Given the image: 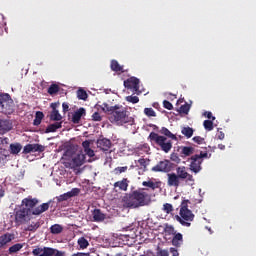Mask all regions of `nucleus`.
Instances as JSON below:
<instances>
[{
  "label": "nucleus",
  "instance_id": "603ef678",
  "mask_svg": "<svg viewBox=\"0 0 256 256\" xmlns=\"http://www.w3.org/2000/svg\"><path fill=\"white\" fill-rule=\"evenodd\" d=\"M165 232L168 233L169 235H174L177 233V231H175V228L173 226H166Z\"/></svg>",
  "mask_w": 256,
  "mask_h": 256
},
{
  "label": "nucleus",
  "instance_id": "4468645a",
  "mask_svg": "<svg viewBox=\"0 0 256 256\" xmlns=\"http://www.w3.org/2000/svg\"><path fill=\"white\" fill-rule=\"evenodd\" d=\"M139 78L132 76L124 81V87L126 89H132L135 93L139 91Z\"/></svg>",
  "mask_w": 256,
  "mask_h": 256
},
{
  "label": "nucleus",
  "instance_id": "f704fd0d",
  "mask_svg": "<svg viewBox=\"0 0 256 256\" xmlns=\"http://www.w3.org/2000/svg\"><path fill=\"white\" fill-rule=\"evenodd\" d=\"M21 249H23V244L17 243V244L12 245L8 251H9L10 255H13V253H17V252L21 251Z\"/></svg>",
  "mask_w": 256,
  "mask_h": 256
},
{
  "label": "nucleus",
  "instance_id": "4d7b16f0",
  "mask_svg": "<svg viewBox=\"0 0 256 256\" xmlns=\"http://www.w3.org/2000/svg\"><path fill=\"white\" fill-rule=\"evenodd\" d=\"M101 114H99V112H95L93 115H92V121H101Z\"/></svg>",
  "mask_w": 256,
  "mask_h": 256
},
{
  "label": "nucleus",
  "instance_id": "de8ad7c7",
  "mask_svg": "<svg viewBox=\"0 0 256 256\" xmlns=\"http://www.w3.org/2000/svg\"><path fill=\"white\" fill-rule=\"evenodd\" d=\"M56 199H57L58 203H61L63 201H67L70 198H69V194L66 192V193L56 197Z\"/></svg>",
  "mask_w": 256,
  "mask_h": 256
},
{
  "label": "nucleus",
  "instance_id": "b1692460",
  "mask_svg": "<svg viewBox=\"0 0 256 256\" xmlns=\"http://www.w3.org/2000/svg\"><path fill=\"white\" fill-rule=\"evenodd\" d=\"M172 245L174 247H181L183 245V234L176 232L172 238Z\"/></svg>",
  "mask_w": 256,
  "mask_h": 256
},
{
  "label": "nucleus",
  "instance_id": "9b49d317",
  "mask_svg": "<svg viewBox=\"0 0 256 256\" xmlns=\"http://www.w3.org/2000/svg\"><path fill=\"white\" fill-rule=\"evenodd\" d=\"M71 162H64L65 165H69L71 169H75L77 167H81L85 163V154L82 152H76L75 156L70 160Z\"/></svg>",
  "mask_w": 256,
  "mask_h": 256
},
{
  "label": "nucleus",
  "instance_id": "a18cd8bd",
  "mask_svg": "<svg viewBox=\"0 0 256 256\" xmlns=\"http://www.w3.org/2000/svg\"><path fill=\"white\" fill-rule=\"evenodd\" d=\"M190 109H191V106L189 104H184L180 107V113H184V115H188Z\"/></svg>",
  "mask_w": 256,
  "mask_h": 256
},
{
  "label": "nucleus",
  "instance_id": "49530a36",
  "mask_svg": "<svg viewBox=\"0 0 256 256\" xmlns=\"http://www.w3.org/2000/svg\"><path fill=\"white\" fill-rule=\"evenodd\" d=\"M163 211L167 214L171 213L173 211V205H171L170 203H165L163 205Z\"/></svg>",
  "mask_w": 256,
  "mask_h": 256
},
{
  "label": "nucleus",
  "instance_id": "7c9ffc66",
  "mask_svg": "<svg viewBox=\"0 0 256 256\" xmlns=\"http://www.w3.org/2000/svg\"><path fill=\"white\" fill-rule=\"evenodd\" d=\"M160 133L162 135H165V137L172 139L173 141H177V136H175V134L171 133V131H169V129H167L165 127L161 128Z\"/></svg>",
  "mask_w": 256,
  "mask_h": 256
},
{
  "label": "nucleus",
  "instance_id": "393cba45",
  "mask_svg": "<svg viewBox=\"0 0 256 256\" xmlns=\"http://www.w3.org/2000/svg\"><path fill=\"white\" fill-rule=\"evenodd\" d=\"M21 149H23V146L19 142L10 144L11 155H19V153H21Z\"/></svg>",
  "mask_w": 256,
  "mask_h": 256
},
{
  "label": "nucleus",
  "instance_id": "6e6d98bb",
  "mask_svg": "<svg viewBox=\"0 0 256 256\" xmlns=\"http://www.w3.org/2000/svg\"><path fill=\"white\" fill-rule=\"evenodd\" d=\"M82 147L84 151H87V149H91V142H89V140H85L84 142H82Z\"/></svg>",
  "mask_w": 256,
  "mask_h": 256
},
{
  "label": "nucleus",
  "instance_id": "39448f33",
  "mask_svg": "<svg viewBox=\"0 0 256 256\" xmlns=\"http://www.w3.org/2000/svg\"><path fill=\"white\" fill-rule=\"evenodd\" d=\"M32 215L31 210L25 209V206H20L19 209H16L14 212V223L16 227L29 223Z\"/></svg>",
  "mask_w": 256,
  "mask_h": 256
},
{
  "label": "nucleus",
  "instance_id": "4c0bfd02",
  "mask_svg": "<svg viewBox=\"0 0 256 256\" xmlns=\"http://www.w3.org/2000/svg\"><path fill=\"white\" fill-rule=\"evenodd\" d=\"M77 97H78V99H80L81 101H87V97H88L87 91H85V90H83V89L80 88V89L77 91Z\"/></svg>",
  "mask_w": 256,
  "mask_h": 256
},
{
  "label": "nucleus",
  "instance_id": "473e14b6",
  "mask_svg": "<svg viewBox=\"0 0 256 256\" xmlns=\"http://www.w3.org/2000/svg\"><path fill=\"white\" fill-rule=\"evenodd\" d=\"M63 116L59 113V110H52L50 113V121H61Z\"/></svg>",
  "mask_w": 256,
  "mask_h": 256
},
{
  "label": "nucleus",
  "instance_id": "f8f14e48",
  "mask_svg": "<svg viewBox=\"0 0 256 256\" xmlns=\"http://www.w3.org/2000/svg\"><path fill=\"white\" fill-rule=\"evenodd\" d=\"M43 151H45V146L41 144H27L24 146L22 153L29 155V153H43Z\"/></svg>",
  "mask_w": 256,
  "mask_h": 256
},
{
  "label": "nucleus",
  "instance_id": "0e129e2a",
  "mask_svg": "<svg viewBox=\"0 0 256 256\" xmlns=\"http://www.w3.org/2000/svg\"><path fill=\"white\" fill-rule=\"evenodd\" d=\"M62 109H63V112L64 113H67V111H69V104H67V103H63L62 104Z\"/></svg>",
  "mask_w": 256,
  "mask_h": 256
},
{
  "label": "nucleus",
  "instance_id": "4be33fe9",
  "mask_svg": "<svg viewBox=\"0 0 256 256\" xmlns=\"http://www.w3.org/2000/svg\"><path fill=\"white\" fill-rule=\"evenodd\" d=\"M193 153H195V147H193V146L180 147V155L183 159H185V157H191V155H193Z\"/></svg>",
  "mask_w": 256,
  "mask_h": 256
},
{
  "label": "nucleus",
  "instance_id": "7ed1b4c3",
  "mask_svg": "<svg viewBox=\"0 0 256 256\" xmlns=\"http://www.w3.org/2000/svg\"><path fill=\"white\" fill-rule=\"evenodd\" d=\"M189 200H183L180 205V216H176L177 221L183 227H191V222L195 219V214L189 209Z\"/></svg>",
  "mask_w": 256,
  "mask_h": 256
},
{
  "label": "nucleus",
  "instance_id": "c9c22d12",
  "mask_svg": "<svg viewBox=\"0 0 256 256\" xmlns=\"http://www.w3.org/2000/svg\"><path fill=\"white\" fill-rule=\"evenodd\" d=\"M59 91H60V88H59V85L57 84H51L48 88L49 95H57Z\"/></svg>",
  "mask_w": 256,
  "mask_h": 256
},
{
  "label": "nucleus",
  "instance_id": "cd10ccee",
  "mask_svg": "<svg viewBox=\"0 0 256 256\" xmlns=\"http://www.w3.org/2000/svg\"><path fill=\"white\" fill-rule=\"evenodd\" d=\"M44 117H45V114H43V112L37 111L35 114V119L33 121V125L35 127H39V125H41V121H43Z\"/></svg>",
  "mask_w": 256,
  "mask_h": 256
},
{
  "label": "nucleus",
  "instance_id": "a878e982",
  "mask_svg": "<svg viewBox=\"0 0 256 256\" xmlns=\"http://www.w3.org/2000/svg\"><path fill=\"white\" fill-rule=\"evenodd\" d=\"M63 127V122H55L53 124L48 125L45 133H55L57 129H61Z\"/></svg>",
  "mask_w": 256,
  "mask_h": 256
},
{
  "label": "nucleus",
  "instance_id": "13d9d810",
  "mask_svg": "<svg viewBox=\"0 0 256 256\" xmlns=\"http://www.w3.org/2000/svg\"><path fill=\"white\" fill-rule=\"evenodd\" d=\"M84 152L86 153V155H88V157H95V151H93V149L91 148L84 150Z\"/></svg>",
  "mask_w": 256,
  "mask_h": 256
},
{
  "label": "nucleus",
  "instance_id": "6ab92c4d",
  "mask_svg": "<svg viewBox=\"0 0 256 256\" xmlns=\"http://www.w3.org/2000/svg\"><path fill=\"white\" fill-rule=\"evenodd\" d=\"M181 179L177 177V174L175 173H170L168 174V181L167 185L169 187H179L181 185Z\"/></svg>",
  "mask_w": 256,
  "mask_h": 256
},
{
  "label": "nucleus",
  "instance_id": "bf43d9fd",
  "mask_svg": "<svg viewBox=\"0 0 256 256\" xmlns=\"http://www.w3.org/2000/svg\"><path fill=\"white\" fill-rule=\"evenodd\" d=\"M0 142H1L2 145H9V138L0 137Z\"/></svg>",
  "mask_w": 256,
  "mask_h": 256
},
{
  "label": "nucleus",
  "instance_id": "774afa93",
  "mask_svg": "<svg viewBox=\"0 0 256 256\" xmlns=\"http://www.w3.org/2000/svg\"><path fill=\"white\" fill-rule=\"evenodd\" d=\"M218 149H220L221 151H224V149H225V145H223V144H219V145H218Z\"/></svg>",
  "mask_w": 256,
  "mask_h": 256
},
{
  "label": "nucleus",
  "instance_id": "052dcab7",
  "mask_svg": "<svg viewBox=\"0 0 256 256\" xmlns=\"http://www.w3.org/2000/svg\"><path fill=\"white\" fill-rule=\"evenodd\" d=\"M204 115L205 117H207V119H212V121H215V117L213 116V113L205 112Z\"/></svg>",
  "mask_w": 256,
  "mask_h": 256
},
{
  "label": "nucleus",
  "instance_id": "ddd939ff",
  "mask_svg": "<svg viewBox=\"0 0 256 256\" xmlns=\"http://www.w3.org/2000/svg\"><path fill=\"white\" fill-rule=\"evenodd\" d=\"M176 175L179 179H182V181H187V182H191L193 183V181H195V179H193V175L189 174L187 171V168H185V166L182 167H178L176 168Z\"/></svg>",
  "mask_w": 256,
  "mask_h": 256
},
{
  "label": "nucleus",
  "instance_id": "2eb2a0df",
  "mask_svg": "<svg viewBox=\"0 0 256 256\" xmlns=\"http://www.w3.org/2000/svg\"><path fill=\"white\" fill-rule=\"evenodd\" d=\"M96 145L100 151H103V153H111L109 149H111V140L107 138H99L96 142Z\"/></svg>",
  "mask_w": 256,
  "mask_h": 256
},
{
  "label": "nucleus",
  "instance_id": "20e7f679",
  "mask_svg": "<svg viewBox=\"0 0 256 256\" xmlns=\"http://www.w3.org/2000/svg\"><path fill=\"white\" fill-rule=\"evenodd\" d=\"M148 139H150L152 143L158 145L164 153H169V151L173 149V142H171V140H167V137L165 136H160L155 132H151Z\"/></svg>",
  "mask_w": 256,
  "mask_h": 256
},
{
  "label": "nucleus",
  "instance_id": "5701e85b",
  "mask_svg": "<svg viewBox=\"0 0 256 256\" xmlns=\"http://www.w3.org/2000/svg\"><path fill=\"white\" fill-rule=\"evenodd\" d=\"M93 221L96 223H101V221H105V214L101 211V209H94L92 212Z\"/></svg>",
  "mask_w": 256,
  "mask_h": 256
},
{
  "label": "nucleus",
  "instance_id": "c756f323",
  "mask_svg": "<svg viewBox=\"0 0 256 256\" xmlns=\"http://www.w3.org/2000/svg\"><path fill=\"white\" fill-rule=\"evenodd\" d=\"M50 233L52 235H60V233H63V226L60 224H54L50 227Z\"/></svg>",
  "mask_w": 256,
  "mask_h": 256
},
{
  "label": "nucleus",
  "instance_id": "69168bd1",
  "mask_svg": "<svg viewBox=\"0 0 256 256\" xmlns=\"http://www.w3.org/2000/svg\"><path fill=\"white\" fill-rule=\"evenodd\" d=\"M218 139H220V141H223V139H225V133H223V131L218 132Z\"/></svg>",
  "mask_w": 256,
  "mask_h": 256
},
{
  "label": "nucleus",
  "instance_id": "a211bd4d",
  "mask_svg": "<svg viewBox=\"0 0 256 256\" xmlns=\"http://www.w3.org/2000/svg\"><path fill=\"white\" fill-rule=\"evenodd\" d=\"M85 115H87L85 108H79L72 116V123L75 125L79 124L81 122V117H85Z\"/></svg>",
  "mask_w": 256,
  "mask_h": 256
},
{
  "label": "nucleus",
  "instance_id": "58836bf2",
  "mask_svg": "<svg viewBox=\"0 0 256 256\" xmlns=\"http://www.w3.org/2000/svg\"><path fill=\"white\" fill-rule=\"evenodd\" d=\"M156 256H169V250L163 249L160 246H157Z\"/></svg>",
  "mask_w": 256,
  "mask_h": 256
},
{
  "label": "nucleus",
  "instance_id": "09e8293b",
  "mask_svg": "<svg viewBox=\"0 0 256 256\" xmlns=\"http://www.w3.org/2000/svg\"><path fill=\"white\" fill-rule=\"evenodd\" d=\"M142 185L143 187H149L150 189H157V186H155V182L153 181H144Z\"/></svg>",
  "mask_w": 256,
  "mask_h": 256
},
{
  "label": "nucleus",
  "instance_id": "e433bc0d",
  "mask_svg": "<svg viewBox=\"0 0 256 256\" xmlns=\"http://www.w3.org/2000/svg\"><path fill=\"white\" fill-rule=\"evenodd\" d=\"M78 245L80 249H87L89 247V241L85 237H80L78 239Z\"/></svg>",
  "mask_w": 256,
  "mask_h": 256
},
{
  "label": "nucleus",
  "instance_id": "a19ab883",
  "mask_svg": "<svg viewBox=\"0 0 256 256\" xmlns=\"http://www.w3.org/2000/svg\"><path fill=\"white\" fill-rule=\"evenodd\" d=\"M204 125V129H206V131H213V120H205L203 122Z\"/></svg>",
  "mask_w": 256,
  "mask_h": 256
},
{
  "label": "nucleus",
  "instance_id": "3c124183",
  "mask_svg": "<svg viewBox=\"0 0 256 256\" xmlns=\"http://www.w3.org/2000/svg\"><path fill=\"white\" fill-rule=\"evenodd\" d=\"M170 159L171 161H174V163H181V158H179L177 153H172Z\"/></svg>",
  "mask_w": 256,
  "mask_h": 256
},
{
  "label": "nucleus",
  "instance_id": "aec40b11",
  "mask_svg": "<svg viewBox=\"0 0 256 256\" xmlns=\"http://www.w3.org/2000/svg\"><path fill=\"white\" fill-rule=\"evenodd\" d=\"M77 154L75 146H68L63 154L62 159L65 161H71L72 158Z\"/></svg>",
  "mask_w": 256,
  "mask_h": 256
},
{
  "label": "nucleus",
  "instance_id": "864d4df0",
  "mask_svg": "<svg viewBox=\"0 0 256 256\" xmlns=\"http://www.w3.org/2000/svg\"><path fill=\"white\" fill-rule=\"evenodd\" d=\"M194 143H198V145H203L205 142V138H202L201 136H195L193 138Z\"/></svg>",
  "mask_w": 256,
  "mask_h": 256
},
{
  "label": "nucleus",
  "instance_id": "37998d69",
  "mask_svg": "<svg viewBox=\"0 0 256 256\" xmlns=\"http://www.w3.org/2000/svg\"><path fill=\"white\" fill-rule=\"evenodd\" d=\"M125 100L128 102V103H132L133 105L139 103V98L137 96H126Z\"/></svg>",
  "mask_w": 256,
  "mask_h": 256
},
{
  "label": "nucleus",
  "instance_id": "f257e3e1",
  "mask_svg": "<svg viewBox=\"0 0 256 256\" xmlns=\"http://www.w3.org/2000/svg\"><path fill=\"white\" fill-rule=\"evenodd\" d=\"M124 205L130 209H139L145 207L151 202V196L145 191V188L134 190L131 193L125 194L122 198Z\"/></svg>",
  "mask_w": 256,
  "mask_h": 256
},
{
  "label": "nucleus",
  "instance_id": "5fc2aeb1",
  "mask_svg": "<svg viewBox=\"0 0 256 256\" xmlns=\"http://www.w3.org/2000/svg\"><path fill=\"white\" fill-rule=\"evenodd\" d=\"M138 163L142 169H147V160L145 158H140Z\"/></svg>",
  "mask_w": 256,
  "mask_h": 256
},
{
  "label": "nucleus",
  "instance_id": "f03ea898",
  "mask_svg": "<svg viewBox=\"0 0 256 256\" xmlns=\"http://www.w3.org/2000/svg\"><path fill=\"white\" fill-rule=\"evenodd\" d=\"M37 205H39V199L28 197L22 200L21 207H24V209H29L32 215H42V213H45V211H49L51 202L42 203L40 206Z\"/></svg>",
  "mask_w": 256,
  "mask_h": 256
},
{
  "label": "nucleus",
  "instance_id": "423d86ee",
  "mask_svg": "<svg viewBox=\"0 0 256 256\" xmlns=\"http://www.w3.org/2000/svg\"><path fill=\"white\" fill-rule=\"evenodd\" d=\"M15 111V103L9 94L0 93V113L11 115Z\"/></svg>",
  "mask_w": 256,
  "mask_h": 256
},
{
  "label": "nucleus",
  "instance_id": "9d476101",
  "mask_svg": "<svg viewBox=\"0 0 256 256\" xmlns=\"http://www.w3.org/2000/svg\"><path fill=\"white\" fill-rule=\"evenodd\" d=\"M172 168L173 166L171 164V161L163 160L158 162L156 166H153L152 171H154V173H169Z\"/></svg>",
  "mask_w": 256,
  "mask_h": 256
},
{
  "label": "nucleus",
  "instance_id": "e2e57ef3",
  "mask_svg": "<svg viewBox=\"0 0 256 256\" xmlns=\"http://www.w3.org/2000/svg\"><path fill=\"white\" fill-rule=\"evenodd\" d=\"M170 253L172 256H179V251H177L175 248H170Z\"/></svg>",
  "mask_w": 256,
  "mask_h": 256
},
{
  "label": "nucleus",
  "instance_id": "8fccbe9b",
  "mask_svg": "<svg viewBox=\"0 0 256 256\" xmlns=\"http://www.w3.org/2000/svg\"><path fill=\"white\" fill-rule=\"evenodd\" d=\"M163 107L164 109H168V111L173 110V104L169 102L168 100L163 101Z\"/></svg>",
  "mask_w": 256,
  "mask_h": 256
},
{
  "label": "nucleus",
  "instance_id": "79ce46f5",
  "mask_svg": "<svg viewBox=\"0 0 256 256\" xmlns=\"http://www.w3.org/2000/svg\"><path fill=\"white\" fill-rule=\"evenodd\" d=\"M67 193H68V197L71 199V197H77L81 193V189L72 188L71 191H69Z\"/></svg>",
  "mask_w": 256,
  "mask_h": 256
},
{
  "label": "nucleus",
  "instance_id": "680f3d73",
  "mask_svg": "<svg viewBox=\"0 0 256 256\" xmlns=\"http://www.w3.org/2000/svg\"><path fill=\"white\" fill-rule=\"evenodd\" d=\"M71 256H91V253L77 252L72 254Z\"/></svg>",
  "mask_w": 256,
  "mask_h": 256
},
{
  "label": "nucleus",
  "instance_id": "1a4fd4ad",
  "mask_svg": "<svg viewBox=\"0 0 256 256\" xmlns=\"http://www.w3.org/2000/svg\"><path fill=\"white\" fill-rule=\"evenodd\" d=\"M111 120L115 123H127V110L120 106L119 109H114L111 114Z\"/></svg>",
  "mask_w": 256,
  "mask_h": 256
},
{
  "label": "nucleus",
  "instance_id": "c03bdc74",
  "mask_svg": "<svg viewBox=\"0 0 256 256\" xmlns=\"http://www.w3.org/2000/svg\"><path fill=\"white\" fill-rule=\"evenodd\" d=\"M144 114L147 117H157V113H155V110H153V108H145L144 109Z\"/></svg>",
  "mask_w": 256,
  "mask_h": 256
},
{
  "label": "nucleus",
  "instance_id": "2f4dec72",
  "mask_svg": "<svg viewBox=\"0 0 256 256\" xmlns=\"http://www.w3.org/2000/svg\"><path fill=\"white\" fill-rule=\"evenodd\" d=\"M39 227H41V222H32L30 225H28L25 228V231H30L31 233H35V231H37Z\"/></svg>",
  "mask_w": 256,
  "mask_h": 256
},
{
  "label": "nucleus",
  "instance_id": "6e6552de",
  "mask_svg": "<svg viewBox=\"0 0 256 256\" xmlns=\"http://www.w3.org/2000/svg\"><path fill=\"white\" fill-rule=\"evenodd\" d=\"M208 155L207 152H200L199 154L191 156L190 169L193 173H199V171H201V163H203V159H207Z\"/></svg>",
  "mask_w": 256,
  "mask_h": 256
},
{
  "label": "nucleus",
  "instance_id": "412c9836",
  "mask_svg": "<svg viewBox=\"0 0 256 256\" xmlns=\"http://www.w3.org/2000/svg\"><path fill=\"white\" fill-rule=\"evenodd\" d=\"M114 189H119V191H127V189H129V179L123 178L122 180L115 182Z\"/></svg>",
  "mask_w": 256,
  "mask_h": 256
},
{
  "label": "nucleus",
  "instance_id": "dca6fc26",
  "mask_svg": "<svg viewBox=\"0 0 256 256\" xmlns=\"http://www.w3.org/2000/svg\"><path fill=\"white\" fill-rule=\"evenodd\" d=\"M15 239V235L11 233H5L0 236V251L1 249H7V244L11 243Z\"/></svg>",
  "mask_w": 256,
  "mask_h": 256
},
{
  "label": "nucleus",
  "instance_id": "f3484780",
  "mask_svg": "<svg viewBox=\"0 0 256 256\" xmlns=\"http://www.w3.org/2000/svg\"><path fill=\"white\" fill-rule=\"evenodd\" d=\"M13 129V123L10 120H0V135H5Z\"/></svg>",
  "mask_w": 256,
  "mask_h": 256
},
{
  "label": "nucleus",
  "instance_id": "338daca9",
  "mask_svg": "<svg viewBox=\"0 0 256 256\" xmlns=\"http://www.w3.org/2000/svg\"><path fill=\"white\" fill-rule=\"evenodd\" d=\"M51 107H52V111H57V103H52Z\"/></svg>",
  "mask_w": 256,
  "mask_h": 256
},
{
  "label": "nucleus",
  "instance_id": "72a5a7b5",
  "mask_svg": "<svg viewBox=\"0 0 256 256\" xmlns=\"http://www.w3.org/2000/svg\"><path fill=\"white\" fill-rule=\"evenodd\" d=\"M182 135H184L185 137H187V139H191V137H193V128L191 127H183L181 130Z\"/></svg>",
  "mask_w": 256,
  "mask_h": 256
},
{
  "label": "nucleus",
  "instance_id": "c85d7f7f",
  "mask_svg": "<svg viewBox=\"0 0 256 256\" xmlns=\"http://www.w3.org/2000/svg\"><path fill=\"white\" fill-rule=\"evenodd\" d=\"M114 109H121V105L109 106V104L104 103L102 107L104 113H109L110 115L113 114Z\"/></svg>",
  "mask_w": 256,
  "mask_h": 256
},
{
  "label": "nucleus",
  "instance_id": "ea45409f",
  "mask_svg": "<svg viewBox=\"0 0 256 256\" xmlns=\"http://www.w3.org/2000/svg\"><path fill=\"white\" fill-rule=\"evenodd\" d=\"M127 169H129V167H127V166L116 167L113 170V173H114V175H121V173H127Z\"/></svg>",
  "mask_w": 256,
  "mask_h": 256
},
{
  "label": "nucleus",
  "instance_id": "0eeeda50",
  "mask_svg": "<svg viewBox=\"0 0 256 256\" xmlns=\"http://www.w3.org/2000/svg\"><path fill=\"white\" fill-rule=\"evenodd\" d=\"M32 255L34 256H65V252L59 251L51 247H39L37 246L32 250Z\"/></svg>",
  "mask_w": 256,
  "mask_h": 256
},
{
  "label": "nucleus",
  "instance_id": "bb28decb",
  "mask_svg": "<svg viewBox=\"0 0 256 256\" xmlns=\"http://www.w3.org/2000/svg\"><path fill=\"white\" fill-rule=\"evenodd\" d=\"M110 68L115 71V73H125L123 66L119 65L117 60H112L110 64Z\"/></svg>",
  "mask_w": 256,
  "mask_h": 256
}]
</instances>
